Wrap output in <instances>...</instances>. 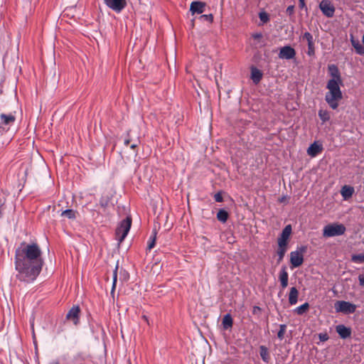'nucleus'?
Wrapping results in <instances>:
<instances>
[{
  "instance_id": "obj_1",
  "label": "nucleus",
  "mask_w": 364,
  "mask_h": 364,
  "mask_svg": "<svg viewBox=\"0 0 364 364\" xmlns=\"http://www.w3.org/2000/svg\"><path fill=\"white\" fill-rule=\"evenodd\" d=\"M43 261L41 250L37 244L21 243L16 250L15 267L17 279L25 282L36 279L40 274Z\"/></svg>"
},
{
  "instance_id": "obj_2",
  "label": "nucleus",
  "mask_w": 364,
  "mask_h": 364,
  "mask_svg": "<svg viewBox=\"0 0 364 364\" xmlns=\"http://www.w3.org/2000/svg\"><path fill=\"white\" fill-rule=\"evenodd\" d=\"M343 84L334 80H329L326 85L328 92L325 95V100L331 108L336 109L338 107V102L343 98L340 86Z\"/></svg>"
},
{
  "instance_id": "obj_3",
  "label": "nucleus",
  "mask_w": 364,
  "mask_h": 364,
  "mask_svg": "<svg viewBox=\"0 0 364 364\" xmlns=\"http://www.w3.org/2000/svg\"><path fill=\"white\" fill-rule=\"evenodd\" d=\"M346 227L341 223H331L326 225L323 229V235L326 237L340 236L345 233Z\"/></svg>"
},
{
  "instance_id": "obj_4",
  "label": "nucleus",
  "mask_w": 364,
  "mask_h": 364,
  "mask_svg": "<svg viewBox=\"0 0 364 364\" xmlns=\"http://www.w3.org/2000/svg\"><path fill=\"white\" fill-rule=\"evenodd\" d=\"M16 117L12 114H0V134L7 132L11 127L14 125Z\"/></svg>"
},
{
  "instance_id": "obj_5",
  "label": "nucleus",
  "mask_w": 364,
  "mask_h": 364,
  "mask_svg": "<svg viewBox=\"0 0 364 364\" xmlns=\"http://www.w3.org/2000/svg\"><path fill=\"white\" fill-rule=\"evenodd\" d=\"M132 225V219L129 217H127L126 219L123 220L119 225L117 227L116 230V235L118 237V240L119 242L124 240V239L127 235Z\"/></svg>"
},
{
  "instance_id": "obj_6",
  "label": "nucleus",
  "mask_w": 364,
  "mask_h": 364,
  "mask_svg": "<svg viewBox=\"0 0 364 364\" xmlns=\"http://www.w3.org/2000/svg\"><path fill=\"white\" fill-rule=\"evenodd\" d=\"M306 251L305 247H301L297 250L290 253V262L292 268L301 266L304 262L303 253Z\"/></svg>"
},
{
  "instance_id": "obj_7",
  "label": "nucleus",
  "mask_w": 364,
  "mask_h": 364,
  "mask_svg": "<svg viewBox=\"0 0 364 364\" xmlns=\"http://www.w3.org/2000/svg\"><path fill=\"white\" fill-rule=\"evenodd\" d=\"M336 312H341L346 314H353L356 310V306L348 301H337L334 304Z\"/></svg>"
},
{
  "instance_id": "obj_8",
  "label": "nucleus",
  "mask_w": 364,
  "mask_h": 364,
  "mask_svg": "<svg viewBox=\"0 0 364 364\" xmlns=\"http://www.w3.org/2000/svg\"><path fill=\"white\" fill-rule=\"evenodd\" d=\"M105 5L116 13H120L127 6L126 0H104Z\"/></svg>"
},
{
  "instance_id": "obj_9",
  "label": "nucleus",
  "mask_w": 364,
  "mask_h": 364,
  "mask_svg": "<svg viewBox=\"0 0 364 364\" xmlns=\"http://www.w3.org/2000/svg\"><path fill=\"white\" fill-rule=\"evenodd\" d=\"M319 8L326 17L331 18L333 16L335 8L329 0H322L319 4Z\"/></svg>"
},
{
  "instance_id": "obj_10",
  "label": "nucleus",
  "mask_w": 364,
  "mask_h": 364,
  "mask_svg": "<svg viewBox=\"0 0 364 364\" xmlns=\"http://www.w3.org/2000/svg\"><path fill=\"white\" fill-rule=\"evenodd\" d=\"M206 4L200 1H195L191 2L190 5V12L191 15L201 14L205 11Z\"/></svg>"
},
{
  "instance_id": "obj_11",
  "label": "nucleus",
  "mask_w": 364,
  "mask_h": 364,
  "mask_svg": "<svg viewBox=\"0 0 364 364\" xmlns=\"http://www.w3.org/2000/svg\"><path fill=\"white\" fill-rule=\"evenodd\" d=\"M296 51L290 46H286L280 48L279 58L280 59L290 60L295 57Z\"/></svg>"
},
{
  "instance_id": "obj_12",
  "label": "nucleus",
  "mask_w": 364,
  "mask_h": 364,
  "mask_svg": "<svg viewBox=\"0 0 364 364\" xmlns=\"http://www.w3.org/2000/svg\"><path fill=\"white\" fill-rule=\"evenodd\" d=\"M302 39L306 40L308 44V50H307V55L309 56H313L315 54V46H314V42L313 36L309 33L306 32L302 36Z\"/></svg>"
},
{
  "instance_id": "obj_13",
  "label": "nucleus",
  "mask_w": 364,
  "mask_h": 364,
  "mask_svg": "<svg viewBox=\"0 0 364 364\" xmlns=\"http://www.w3.org/2000/svg\"><path fill=\"white\" fill-rule=\"evenodd\" d=\"M291 230L292 229L290 225L285 226L278 238V244L287 245Z\"/></svg>"
},
{
  "instance_id": "obj_14",
  "label": "nucleus",
  "mask_w": 364,
  "mask_h": 364,
  "mask_svg": "<svg viewBox=\"0 0 364 364\" xmlns=\"http://www.w3.org/2000/svg\"><path fill=\"white\" fill-rule=\"evenodd\" d=\"M328 70L331 78L330 80H334L338 82H342L340 71L336 65H329L328 66Z\"/></svg>"
},
{
  "instance_id": "obj_15",
  "label": "nucleus",
  "mask_w": 364,
  "mask_h": 364,
  "mask_svg": "<svg viewBox=\"0 0 364 364\" xmlns=\"http://www.w3.org/2000/svg\"><path fill=\"white\" fill-rule=\"evenodd\" d=\"M80 308L78 306H74L67 314L66 318L73 322L74 324H77L79 321Z\"/></svg>"
},
{
  "instance_id": "obj_16",
  "label": "nucleus",
  "mask_w": 364,
  "mask_h": 364,
  "mask_svg": "<svg viewBox=\"0 0 364 364\" xmlns=\"http://www.w3.org/2000/svg\"><path fill=\"white\" fill-rule=\"evenodd\" d=\"M323 149L322 145L317 141H314L307 149V154L311 157L316 156Z\"/></svg>"
},
{
  "instance_id": "obj_17",
  "label": "nucleus",
  "mask_w": 364,
  "mask_h": 364,
  "mask_svg": "<svg viewBox=\"0 0 364 364\" xmlns=\"http://www.w3.org/2000/svg\"><path fill=\"white\" fill-rule=\"evenodd\" d=\"M336 332L338 333L341 338H347L351 335V330L350 328L345 326L344 325H338L336 328Z\"/></svg>"
},
{
  "instance_id": "obj_18",
  "label": "nucleus",
  "mask_w": 364,
  "mask_h": 364,
  "mask_svg": "<svg viewBox=\"0 0 364 364\" xmlns=\"http://www.w3.org/2000/svg\"><path fill=\"white\" fill-rule=\"evenodd\" d=\"M354 188L350 186L345 185L341 188V194L343 200H346L352 197L354 193Z\"/></svg>"
},
{
  "instance_id": "obj_19",
  "label": "nucleus",
  "mask_w": 364,
  "mask_h": 364,
  "mask_svg": "<svg viewBox=\"0 0 364 364\" xmlns=\"http://www.w3.org/2000/svg\"><path fill=\"white\" fill-rule=\"evenodd\" d=\"M279 279L281 282L282 289H285L288 285L289 274L287 272L286 267H283L279 272Z\"/></svg>"
},
{
  "instance_id": "obj_20",
  "label": "nucleus",
  "mask_w": 364,
  "mask_h": 364,
  "mask_svg": "<svg viewBox=\"0 0 364 364\" xmlns=\"http://www.w3.org/2000/svg\"><path fill=\"white\" fill-rule=\"evenodd\" d=\"M299 291L294 287H291L289 294V302L291 305H294L298 301Z\"/></svg>"
},
{
  "instance_id": "obj_21",
  "label": "nucleus",
  "mask_w": 364,
  "mask_h": 364,
  "mask_svg": "<svg viewBox=\"0 0 364 364\" xmlns=\"http://www.w3.org/2000/svg\"><path fill=\"white\" fill-rule=\"evenodd\" d=\"M262 77V72L256 68H252L251 69V78L252 80V81L255 83V84H257L258 82H259V81L261 80Z\"/></svg>"
},
{
  "instance_id": "obj_22",
  "label": "nucleus",
  "mask_w": 364,
  "mask_h": 364,
  "mask_svg": "<svg viewBox=\"0 0 364 364\" xmlns=\"http://www.w3.org/2000/svg\"><path fill=\"white\" fill-rule=\"evenodd\" d=\"M259 354L261 358L264 363H269L270 360V355L268 348L264 346H259Z\"/></svg>"
},
{
  "instance_id": "obj_23",
  "label": "nucleus",
  "mask_w": 364,
  "mask_h": 364,
  "mask_svg": "<svg viewBox=\"0 0 364 364\" xmlns=\"http://www.w3.org/2000/svg\"><path fill=\"white\" fill-rule=\"evenodd\" d=\"M287 250V245L278 244V249L277 251V254L278 255V262H280L281 261H282V259L286 254Z\"/></svg>"
},
{
  "instance_id": "obj_24",
  "label": "nucleus",
  "mask_w": 364,
  "mask_h": 364,
  "mask_svg": "<svg viewBox=\"0 0 364 364\" xmlns=\"http://www.w3.org/2000/svg\"><path fill=\"white\" fill-rule=\"evenodd\" d=\"M351 43L353 46V48H355L356 53L359 55H363L364 54V48L363 46L360 43V42L358 41H355L353 39V38L352 37L351 38Z\"/></svg>"
},
{
  "instance_id": "obj_25",
  "label": "nucleus",
  "mask_w": 364,
  "mask_h": 364,
  "mask_svg": "<svg viewBox=\"0 0 364 364\" xmlns=\"http://www.w3.org/2000/svg\"><path fill=\"white\" fill-rule=\"evenodd\" d=\"M232 318L229 314L224 316L223 318V326L225 329L231 328L232 326Z\"/></svg>"
},
{
  "instance_id": "obj_26",
  "label": "nucleus",
  "mask_w": 364,
  "mask_h": 364,
  "mask_svg": "<svg viewBox=\"0 0 364 364\" xmlns=\"http://www.w3.org/2000/svg\"><path fill=\"white\" fill-rule=\"evenodd\" d=\"M318 114L319 118L323 123L328 121L331 118L330 113L327 110L319 109Z\"/></svg>"
},
{
  "instance_id": "obj_27",
  "label": "nucleus",
  "mask_w": 364,
  "mask_h": 364,
  "mask_svg": "<svg viewBox=\"0 0 364 364\" xmlns=\"http://www.w3.org/2000/svg\"><path fill=\"white\" fill-rule=\"evenodd\" d=\"M228 218V213L226 210L221 209L217 213V218L222 223H225Z\"/></svg>"
},
{
  "instance_id": "obj_28",
  "label": "nucleus",
  "mask_w": 364,
  "mask_h": 364,
  "mask_svg": "<svg viewBox=\"0 0 364 364\" xmlns=\"http://www.w3.org/2000/svg\"><path fill=\"white\" fill-rule=\"evenodd\" d=\"M309 303L306 302L302 305L296 307L294 311L298 315H302L309 309Z\"/></svg>"
},
{
  "instance_id": "obj_29",
  "label": "nucleus",
  "mask_w": 364,
  "mask_h": 364,
  "mask_svg": "<svg viewBox=\"0 0 364 364\" xmlns=\"http://www.w3.org/2000/svg\"><path fill=\"white\" fill-rule=\"evenodd\" d=\"M61 216L69 219H74L76 218V212L72 209H67L61 213Z\"/></svg>"
},
{
  "instance_id": "obj_30",
  "label": "nucleus",
  "mask_w": 364,
  "mask_h": 364,
  "mask_svg": "<svg viewBox=\"0 0 364 364\" xmlns=\"http://www.w3.org/2000/svg\"><path fill=\"white\" fill-rule=\"evenodd\" d=\"M351 261L357 264L364 263V253L353 255L351 256Z\"/></svg>"
},
{
  "instance_id": "obj_31",
  "label": "nucleus",
  "mask_w": 364,
  "mask_h": 364,
  "mask_svg": "<svg viewBox=\"0 0 364 364\" xmlns=\"http://www.w3.org/2000/svg\"><path fill=\"white\" fill-rule=\"evenodd\" d=\"M287 326L285 324L279 325V331L277 333V337L279 340H283L286 332Z\"/></svg>"
},
{
  "instance_id": "obj_32",
  "label": "nucleus",
  "mask_w": 364,
  "mask_h": 364,
  "mask_svg": "<svg viewBox=\"0 0 364 364\" xmlns=\"http://www.w3.org/2000/svg\"><path fill=\"white\" fill-rule=\"evenodd\" d=\"M199 19L201 20L202 21H207V22L211 23L213 21V16L211 14H203L199 17Z\"/></svg>"
},
{
  "instance_id": "obj_33",
  "label": "nucleus",
  "mask_w": 364,
  "mask_h": 364,
  "mask_svg": "<svg viewBox=\"0 0 364 364\" xmlns=\"http://www.w3.org/2000/svg\"><path fill=\"white\" fill-rule=\"evenodd\" d=\"M117 269H118V266L117 265L115 267V269L114 270V272H113V281H112V291H113L116 287V283L117 281Z\"/></svg>"
},
{
  "instance_id": "obj_34",
  "label": "nucleus",
  "mask_w": 364,
  "mask_h": 364,
  "mask_svg": "<svg viewBox=\"0 0 364 364\" xmlns=\"http://www.w3.org/2000/svg\"><path fill=\"white\" fill-rule=\"evenodd\" d=\"M259 17L260 21L264 23H267L269 19V16L266 12H260L259 14Z\"/></svg>"
},
{
  "instance_id": "obj_35",
  "label": "nucleus",
  "mask_w": 364,
  "mask_h": 364,
  "mask_svg": "<svg viewBox=\"0 0 364 364\" xmlns=\"http://www.w3.org/2000/svg\"><path fill=\"white\" fill-rule=\"evenodd\" d=\"M150 242L148 244L147 248L149 250H151L154 245H155V240H156V232L153 234V235L150 237Z\"/></svg>"
},
{
  "instance_id": "obj_36",
  "label": "nucleus",
  "mask_w": 364,
  "mask_h": 364,
  "mask_svg": "<svg viewBox=\"0 0 364 364\" xmlns=\"http://www.w3.org/2000/svg\"><path fill=\"white\" fill-rule=\"evenodd\" d=\"M318 337L321 341H326L328 339V336L326 333H320Z\"/></svg>"
},
{
  "instance_id": "obj_37",
  "label": "nucleus",
  "mask_w": 364,
  "mask_h": 364,
  "mask_svg": "<svg viewBox=\"0 0 364 364\" xmlns=\"http://www.w3.org/2000/svg\"><path fill=\"white\" fill-rule=\"evenodd\" d=\"M359 284L360 286L364 287V274L358 276Z\"/></svg>"
},
{
  "instance_id": "obj_38",
  "label": "nucleus",
  "mask_w": 364,
  "mask_h": 364,
  "mask_svg": "<svg viewBox=\"0 0 364 364\" xmlns=\"http://www.w3.org/2000/svg\"><path fill=\"white\" fill-rule=\"evenodd\" d=\"M294 6H289L287 9V13L289 14V15H291L293 14L294 13Z\"/></svg>"
},
{
  "instance_id": "obj_39",
  "label": "nucleus",
  "mask_w": 364,
  "mask_h": 364,
  "mask_svg": "<svg viewBox=\"0 0 364 364\" xmlns=\"http://www.w3.org/2000/svg\"><path fill=\"white\" fill-rule=\"evenodd\" d=\"M215 198V200L217 201V202H222L223 201V196H221L220 193H216L214 196Z\"/></svg>"
},
{
  "instance_id": "obj_40",
  "label": "nucleus",
  "mask_w": 364,
  "mask_h": 364,
  "mask_svg": "<svg viewBox=\"0 0 364 364\" xmlns=\"http://www.w3.org/2000/svg\"><path fill=\"white\" fill-rule=\"evenodd\" d=\"M262 37V35L260 33H256L252 34V38L254 39H259Z\"/></svg>"
},
{
  "instance_id": "obj_41",
  "label": "nucleus",
  "mask_w": 364,
  "mask_h": 364,
  "mask_svg": "<svg viewBox=\"0 0 364 364\" xmlns=\"http://www.w3.org/2000/svg\"><path fill=\"white\" fill-rule=\"evenodd\" d=\"M299 6L301 8H303L305 6V1L304 0H299Z\"/></svg>"
},
{
  "instance_id": "obj_42",
  "label": "nucleus",
  "mask_w": 364,
  "mask_h": 364,
  "mask_svg": "<svg viewBox=\"0 0 364 364\" xmlns=\"http://www.w3.org/2000/svg\"><path fill=\"white\" fill-rule=\"evenodd\" d=\"M124 144H125V145H127V146H128V145L129 144V139H126V140L124 141Z\"/></svg>"
},
{
  "instance_id": "obj_43",
  "label": "nucleus",
  "mask_w": 364,
  "mask_h": 364,
  "mask_svg": "<svg viewBox=\"0 0 364 364\" xmlns=\"http://www.w3.org/2000/svg\"><path fill=\"white\" fill-rule=\"evenodd\" d=\"M49 364H59V362L57 360H54V361L50 362Z\"/></svg>"
},
{
  "instance_id": "obj_44",
  "label": "nucleus",
  "mask_w": 364,
  "mask_h": 364,
  "mask_svg": "<svg viewBox=\"0 0 364 364\" xmlns=\"http://www.w3.org/2000/svg\"><path fill=\"white\" fill-rule=\"evenodd\" d=\"M130 147H131L132 149H135V148L136 147V144H132L130 146Z\"/></svg>"
},
{
  "instance_id": "obj_45",
  "label": "nucleus",
  "mask_w": 364,
  "mask_h": 364,
  "mask_svg": "<svg viewBox=\"0 0 364 364\" xmlns=\"http://www.w3.org/2000/svg\"><path fill=\"white\" fill-rule=\"evenodd\" d=\"M362 41H363V43L364 44V33H363V38H362Z\"/></svg>"
},
{
  "instance_id": "obj_46",
  "label": "nucleus",
  "mask_w": 364,
  "mask_h": 364,
  "mask_svg": "<svg viewBox=\"0 0 364 364\" xmlns=\"http://www.w3.org/2000/svg\"><path fill=\"white\" fill-rule=\"evenodd\" d=\"M257 309H259V308L258 306L255 307V311H257Z\"/></svg>"
},
{
  "instance_id": "obj_47",
  "label": "nucleus",
  "mask_w": 364,
  "mask_h": 364,
  "mask_svg": "<svg viewBox=\"0 0 364 364\" xmlns=\"http://www.w3.org/2000/svg\"><path fill=\"white\" fill-rule=\"evenodd\" d=\"M257 309H259V308L258 306L255 307V311H257Z\"/></svg>"
},
{
  "instance_id": "obj_48",
  "label": "nucleus",
  "mask_w": 364,
  "mask_h": 364,
  "mask_svg": "<svg viewBox=\"0 0 364 364\" xmlns=\"http://www.w3.org/2000/svg\"><path fill=\"white\" fill-rule=\"evenodd\" d=\"M33 338H35V333L34 332H33Z\"/></svg>"
},
{
  "instance_id": "obj_49",
  "label": "nucleus",
  "mask_w": 364,
  "mask_h": 364,
  "mask_svg": "<svg viewBox=\"0 0 364 364\" xmlns=\"http://www.w3.org/2000/svg\"><path fill=\"white\" fill-rule=\"evenodd\" d=\"M31 327L33 329V323H31Z\"/></svg>"
}]
</instances>
